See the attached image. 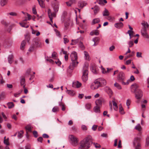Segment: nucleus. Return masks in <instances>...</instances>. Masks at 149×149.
Segmentation results:
<instances>
[{"label":"nucleus","mask_w":149,"mask_h":149,"mask_svg":"<svg viewBox=\"0 0 149 149\" xmlns=\"http://www.w3.org/2000/svg\"><path fill=\"white\" fill-rule=\"evenodd\" d=\"M92 137L90 135L86 136L79 143L78 149H88L92 145Z\"/></svg>","instance_id":"f257e3e1"},{"label":"nucleus","mask_w":149,"mask_h":149,"mask_svg":"<svg viewBox=\"0 0 149 149\" xmlns=\"http://www.w3.org/2000/svg\"><path fill=\"white\" fill-rule=\"evenodd\" d=\"M70 57L72 62L70 64L69 68L71 70H74L75 67H76L79 63L77 61V52H73L70 54Z\"/></svg>","instance_id":"f03ea898"},{"label":"nucleus","mask_w":149,"mask_h":149,"mask_svg":"<svg viewBox=\"0 0 149 149\" xmlns=\"http://www.w3.org/2000/svg\"><path fill=\"white\" fill-rule=\"evenodd\" d=\"M139 88V86L136 83L132 85L131 87V91L135 93L136 98L140 99L142 97L143 93Z\"/></svg>","instance_id":"7ed1b4c3"},{"label":"nucleus","mask_w":149,"mask_h":149,"mask_svg":"<svg viewBox=\"0 0 149 149\" xmlns=\"http://www.w3.org/2000/svg\"><path fill=\"white\" fill-rule=\"evenodd\" d=\"M88 64L85 63L83 68L82 79L84 82H86L88 79Z\"/></svg>","instance_id":"20e7f679"},{"label":"nucleus","mask_w":149,"mask_h":149,"mask_svg":"<svg viewBox=\"0 0 149 149\" xmlns=\"http://www.w3.org/2000/svg\"><path fill=\"white\" fill-rule=\"evenodd\" d=\"M125 79V73L122 72H119L117 75V80L118 81L121 82L122 84L123 85H127L129 84V80H127L126 82L124 81Z\"/></svg>","instance_id":"39448f33"},{"label":"nucleus","mask_w":149,"mask_h":149,"mask_svg":"<svg viewBox=\"0 0 149 149\" xmlns=\"http://www.w3.org/2000/svg\"><path fill=\"white\" fill-rule=\"evenodd\" d=\"M69 138L70 143L73 146H76L78 145L79 139L77 138L73 135H69Z\"/></svg>","instance_id":"423d86ee"},{"label":"nucleus","mask_w":149,"mask_h":149,"mask_svg":"<svg viewBox=\"0 0 149 149\" xmlns=\"http://www.w3.org/2000/svg\"><path fill=\"white\" fill-rule=\"evenodd\" d=\"M140 138L136 137L135 138L133 142L134 146L135 147V149H141L140 144Z\"/></svg>","instance_id":"0eeeda50"},{"label":"nucleus","mask_w":149,"mask_h":149,"mask_svg":"<svg viewBox=\"0 0 149 149\" xmlns=\"http://www.w3.org/2000/svg\"><path fill=\"white\" fill-rule=\"evenodd\" d=\"M99 87H100V85L99 82H98L97 79L95 80L94 82L93 83L91 86V89L92 90H95L97 89Z\"/></svg>","instance_id":"6e6552de"},{"label":"nucleus","mask_w":149,"mask_h":149,"mask_svg":"<svg viewBox=\"0 0 149 149\" xmlns=\"http://www.w3.org/2000/svg\"><path fill=\"white\" fill-rule=\"evenodd\" d=\"M90 68L91 71L93 73L97 74L98 73V68L95 64H91Z\"/></svg>","instance_id":"1a4fd4ad"},{"label":"nucleus","mask_w":149,"mask_h":149,"mask_svg":"<svg viewBox=\"0 0 149 149\" xmlns=\"http://www.w3.org/2000/svg\"><path fill=\"white\" fill-rule=\"evenodd\" d=\"M98 82L100 84V86H105L107 84V82L105 79L102 78H100L97 79Z\"/></svg>","instance_id":"9d476101"},{"label":"nucleus","mask_w":149,"mask_h":149,"mask_svg":"<svg viewBox=\"0 0 149 149\" xmlns=\"http://www.w3.org/2000/svg\"><path fill=\"white\" fill-rule=\"evenodd\" d=\"M48 14L49 17L50 19V21L52 22V19L54 17L56 16V15L55 13H52L50 9L48 10Z\"/></svg>","instance_id":"9b49d317"},{"label":"nucleus","mask_w":149,"mask_h":149,"mask_svg":"<svg viewBox=\"0 0 149 149\" xmlns=\"http://www.w3.org/2000/svg\"><path fill=\"white\" fill-rule=\"evenodd\" d=\"M141 24L143 26V28L141 30L147 31V29L149 26V25L148 23L145 21H143L141 23Z\"/></svg>","instance_id":"f8f14e48"},{"label":"nucleus","mask_w":149,"mask_h":149,"mask_svg":"<svg viewBox=\"0 0 149 149\" xmlns=\"http://www.w3.org/2000/svg\"><path fill=\"white\" fill-rule=\"evenodd\" d=\"M52 5L54 11L56 12H58L59 8L58 3H57V4L56 3H52Z\"/></svg>","instance_id":"ddd939ff"},{"label":"nucleus","mask_w":149,"mask_h":149,"mask_svg":"<svg viewBox=\"0 0 149 149\" xmlns=\"http://www.w3.org/2000/svg\"><path fill=\"white\" fill-rule=\"evenodd\" d=\"M87 4V3L85 1H80L78 2V5L79 8H82L85 6Z\"/></svg>","instance_id":"4468645a"},{"label":"nucleus","mask_w":149,"mask_h":149,"mask_svg":"<svg viewBox=\"0 0 149 149\" xmlns=\"http://www.w3.org/2000/svg\"><path fill=\"white\" fill-rule=\"evenodd\" d=\"M20 82L21 85L22 86H23V88H25V80L24 77H21L20 78Z\"/></svg>","instance_id":"2eb2a0df"},{"label":"nucleus","mask_w":149,"mask_h":149,"mask_svg":"<svg viewBox=\"0 0 149 149\" xmlns=\"http://www.w3.org/2000/svg\"><path fill=\"white\" fill-rule=\"evenodd\" d=\"M105 91L111 97L113 93V92L110 88L109 87L106 86L105 88Z\"/></svg>","instance_id":"dca6fc26"},{"label":"nucleus","mask_w":149,"mask_h":149,"mask_svg":"<svg viewBox=\"0 0 149 149\" xmlns=\"http://www.w3.org/2000/svg\"><path fill=\"white\" fill-rule=\"evenodd\" d=\"M123 26V24L122 22H119L116 23L114 24V26L118 29H120Z\"/></svg>","instance_id":"f3484780"},{"label":"nucleus","mask_w":149,"mask_h":149,"mask_svg":"<svg viewBox=\"0 0 149 149\" xmlns=\"http://www.w3.org/2000/svg\"><path fill=\"white\" fill-rule=\"evenodd\" d=\"M99 34V31L97 29L94 30L92 31L91 32L90 34L91 36H93L95 35L96 36H97Z\"/></svg>","instance_id":"a211bd4d"},{"label":"nucleus","mask_w":149,"mask_h":149,"mask_svg":"<svg viewBox=\"0 0 149 149\" xmlns=\"http://www.w3.org/2000/svg\"><path fill=\"white\" fill-rule=\"evenodd\" d=\"M147 31L141 30V33L142 36L144 38H148L149 36L146 32Z\"/></svg>","instance_id":"6ab92c4d"},{"label":"nucleus","mask_w":149,"mask_h":149,"mask_svg":"<svg viewBox=\"0 0 149 149\" xmlns=\"http://www.w3.org/2000/svg\"><path fill=\"white\" fill-rule=\"evenodd\" d=\"M40 6L42 8H44L45 7V4L44 3V1L45 0H37Z\"/></svg>","instance_id":"aec40b11"},{"label":"nucleus","mask_w":149,"mask_h":149,"mask_svg":"<svg viewBox=\"0 0 149 149\" xmlns=\"http://www.w3.org/2000/svg\"><path fill=\"white\" fill-rule=\"evenodd\" d=\"M13 58V55H10L8 56V63L10 64H11L12 63Z\"/></svg>","instance_id":"412c9836"},{"label":"nucleus","mask_w":149,"mask_h":149,"mask_svg":"<svg viewBox=\"0 0 149 149\" xmlns=\"http://www.w3.org/2000/svg\"><path fill=\"white\" fill-rule=\"evenodd\" d=\"M62 99L61 100H62ZM59 105L62 107L61 109L62 111H64L65 109V104L62 102L61 101L59 102L58 103Z\"/></svg>","instance_id":"4be33fe9"},{"label":"nucleus","mask_w":149,"mask_h":149,"mask_svg":"<svg viewBox=\"0 0 149 149\" xmlns=\"http://www.w3.org/2000/svg\"><path fill=\"white\" fill-rule=\"evenodd\" d=\"M24 134L23 131L22 130H21L20 132H17V137L19 139L22 138L23 136V134Z\"/></svg>","instance_id":"5701e85b"},{"label":"nucleus","mask_w":149,"mask_h":149,"mask_svg":"<svg viewBox=\"0 0 149 149\" xmlns=\"http://www.w3.org/2000/svg\"><path fill=\"white\" fill-rule=\"evenodd\" d=\"M73 86L76 85L77 88H79L80 87L81 85V83L77 81L75 82H73Z\"/></svg>","instance_id":"b1692460"},{"label":"nucleus","mask_w":149,"mask_h":149,"mask_svg":"<svg viewBox=\"0 0 149 149\" xmlns=\"http://www.w3.org/2000/svg\"><path fill=\"white\" fill-rule=\"evenodd\" d=\"M27 22H22L19 23V24L21 26L26 28H27L29 27V25H27Z\"/></svg>","instance_id":"393cba45"},{"label":"nucleus","mask_w":149,"mask_h":149,"mask_svg":"<svg viewBox=\"0 0 149 149\" xmlns=\"http://www.w3.org/2000/svg\"><path fill=\"white\" fill-rule=\"evenodd\" d=\"M75 0H70L69 1L66 2L65 3L68 6H71L72 4L74 3Z\"/></svg>","instance_id":"a878e982"},{"label":"nucleus","mask_w":149,"mask_h":149,"mask_svg":"<svg viewBox=\"0 0 149 149\" xmlns=\"http://www.w3.org/2000/svg\"><path fill=\"white\" fill-rule=\"evenodd\" d=\"M135 53V52L132 51L131 52V53L129 55L125 56V60H126L128 58H129L133 56H134V54Z\"/></svg>","instance_id":"bb28decb"},{"label":"nucleus","mask_w":149,"mask_h":149,"mask_svg":"<svg viewBox=\"0 0 149 149\" xmlns=\"http://www.w3.org/2000/svg\"><path fill=\"white\" fill-rule=\"evenodd\" d=\"M100 22V20L99 18H97L94 19L93 20L92 24H94L98 23Z\"/></svg>","instance_id":"cd10ccee"},{"label":"nucleus","mask_w":149,"mask_h":149,"mask_svg":"<svg viewBox=\"0 0 149 149\" xmlns=\"http://www.w3.org/2000/svg\"><path fill=\"white\" fill-rule=\"evenodd\" d=\"M102 99H100L97 100L95 101V103L97 105L99 106L102 104Z\"/></svg>","instance_id":"c85d7f7f"},{"label":"nucleus","mask_w":149,"mask_h":149,"mask_svg":"<svg viewBox=\"0 0 149 149\" xmlns=\"http://www.w3.org/2000/svg\"><path fill=\"white\" fill-rule=\"evenodd\" d=\"M102 14L104 16H108L109 15V12L106 8H105Z\"/></svg>","instance_id":"c756f323"},{"label":"nucleus","mask_w":149,"mask_h":149,"mask_svg":"<svg viewBox=\"0 0 149 149\" xmlns=\"http://www.w3.org/2000/svg\"><path fill=\"white\" fill-rule=\"evenodd\" d=\"M26 44V42L25 40H23L22 42V43L21 44V45L20 46V49L23 50L24 49V47L25 45V44Z\"/></svg>","instance_id":"7c9ffc66"},{"label":"nucleus","mask_w":149,"mask_h":149,"mask_svg":"<svg viewBox=\"0 0 149 149\" xmlns=\"http://www.w3.org/2000/svg\"><path fill=\"white\" fill-rule=\"evenodd\" d=\"M7 105L8 106L9 109H11L14 106V104L13 102H9L7 103Z\"/></svg>","instance_id":"2f4dec72"},{"label":"nucleus","mask_w":149,"mask_h":149,"mask_svg":"<svg viewBox=\"0 0 149 149\" xmlns=\"http://www.w3.org/2000/svg\"><path fill=\"white\" fill-rule=\"evenodd\" d=\"M8 14L13 16H18V13L15 12H11L8 13Z\"/></svg>","instance_id":"473e14b6"},{"label":"nucleus","mask_w":149,"mask_h":149,"mask_svg":"<svg viewBox=\"0 0 149 149\" xmlns=\"http://www.w3.org/2000/svg\"><path fill=\"white\" fill-rule=\"evenodd\" d=\"M59 109L58 107L55 106L52 109V111L54 112H56L59 111Z\"/></svg>","instance_id":"72a5a7b5"},{"label":"nucleus","mask_w":149,"mask_h":149,"mask_svg":"<svg viewBox=\"0 0 149 149\" xmlns=\"http://www.w3.org/2000/svg\"><path fill=\"white\" fill-rule=\"evenodd\" d=\"M112 102L113 103V106L114 107L113 109H114V110H116L118 108V107L117 105V104L116 103L114 100H112Z\"/></svg>","instance_id":"f704fd0d"},{"label":"nucleus","mask_w":149,"mask_h":149,"mask_svg":"<svg viewBox=\"0 0 149 149\" xmlns=\"http://www.w3.org/2000/svg\"><path fill=\"white\" fill-rule=\"evenodd\" d=\"M92 144H93V145H94L95 147L96 148H100L101 147V146L99 144H98L97 143H95L93 142V139H92Z\"/></svg>","instance_id":"c9c22d12"},{"label":"nucleus","mask_w":149,"mask_h":149,"mask_svg":"<svg viewBox=\"0 0 149 149\" xmlns=\"http://www.w3.org/2000/svg\"><path fill=\"white\" fill-rule=\"evenodd\" d=\"M119 111L120 113L121 114H123L124 113L123 109L121 104H120L119 105Z\"/></svg>","instance_id":"e433bc0d"},{"label":"nucleus","mask_w":149,"mask_h":149,"mask_svg":"<svg viewBox=\"0 0 149 149\" xmlns=\"http://www.w3.org/2000/svg\"><path fill=\"white\" fill-rule=\"evenodd\" d=\"M36 47H41V43L40 42H38L34 45Z\"/></svg>","instance_id":"4c0bfd02"},{"label":"nucleus","mask_w":149,"mask_h":149,"mask_svg":"<svg viewBox=\"0 0 149 149\" xmlns=\"http://www.w3.org/2000/svg\"><path fill=\"white\" fill-rule=\"evenodd\" d=\"M127 43L129 45V47L130 48V47H132L133 46L134 44V43L133 42V41L132 40H130L127 42Z\"/></svg>","instance_id":"58836bf2"},{"label":"nucleus","mask_w":149,"mask_h":149,"mask_svg":"<svg viewBox=\"0 0 149 149\" xmlns=\"http://www.w3.org/2000/svg\"><path fill=\"white\" fill-rule=\"evenodd\" d=\"M100 107L98 106H96L94 108V111L96 113H99L100 112Z\"/></svg>","instance_id":"ea45409f"},{"label":"nucleus","mask_w":149,"mask_h":149,"mask_svg":"<svg viewBox=\"0 0 149 149\" xmlns=\"http://www.w3.org/2000/svg\"><path fill=\"white\" fill-rule=\"evenodd\" d=\"M135 129L140 131L141 130V127L140 124H138L135 127Z\"/></svg>","instance_id":"a19ab883"},{"label":"nucleus","mask_w":149,"mask_h":149,"mask_svg":"<svg viewBox=\"0 0 149 149\" xmlns=\"http://www.w3.org/2000/svg\"><path fill=\"white\" fill-rule=\"evenodd\" d=\"M7 0H1V6H4L7 3Z\"/></svg>","instance_id":"79ce46f5"},{"label":"nucleus","mask_w":149,"mask_h":149,"mask_svg":"<svg viewBox=\"0 0 149 149\" xmlns=\"http://www.w3.org/2000/svg\"><path fill=\"white\" fill-rule=\"evenodd\" d=\"M25 128L26 130H28L29 131H31V127L30 125H29L26 126Z\"/></svg>","instance_id":"37998d69"},{"label":"nucleus","mask_w":149,"mask_h":149,"mask_svg":"<svg viewBox=\"0 0 149 149\" xmlns=\"http://www.w3.org/2000/svg\"><path fill=\"white\" fill-rule=\"evenodd\" d=\"M70 25V23L68 22H65V23L64 26L65 28L64 29L65 30H67L68 29V27Z\"/></svg>","instance_id":"c03bdc74"},{"label":"nucleus","mask_w":149,"mask_h":149,"mask_svg":"<svg viewBox=\"0 0 149 149\" xmlns=\"http://www.w3.org/2000/svg\"><path fill=\"white\" fill-rule=\"evenodd\" d=\"M114 86L118 89H121V87L120 85L116 82L114 84Z\"/></svg>","instance_id":"a18cd8bd"},{"label":"nucleus","mask_w":149,"mask_h":149,"mask_svg":"<svg viewBox=\"0 0 149 149\" xmlns=\"http://www.w3.org/2000/svg\"><path fill=\"white\" fill-rule=\"evenodd\" d=\"M63 40L65 44H66L69 42V40L66 36H64V37L63 38Z\"/></svg>","instance_id":"49530a36"},{"label":"nucleus","mask_w":149,"mask_h":149,"mask_svg":"<svg viewBox=\"0 0 149 149\" xmlns=\"http://www.w3.org/2000/svg\"><path fill=\"white\" fill-rule=\"evenodd\" d=\"M84 53L85 57V58L87 60L88 59L89 56L88 53L86 51H84Z\"/></svg>","instance_id":"de8ad7c7"},{"label":"nucleus","mask_w":149,"mask_h":149,"mask_svg":"<svg viewBox=\"0 0 149 149\" xmlns=\"http://www.w3.org/2000/svg\"><path fill=\"white\" fill-rule=\"evenodd\" d=\"M67 93L68 94L70 95H73L74 94V91L72 90H67Z\"/></svg>","instance_id":"09e8293b"},{"label":"nucleus","mask_w":149,"mask_h":149,"mask_svg":"<svg viewBox=\"0 0 149 149\" xmlns=\"http://www.w3.org/2000/svg\"><path fill=\"white\" fill-rule=\"evenodd\" d=\"M127 33L130 36V39H131L132 38V33H133V31L132 30H130L128 31Z\"/></svg>","instance_id":"8fccbe9b"},{"label":"nucleus","mask_w":149,"mask_h":149,"mask_svg":"<svg viewBox=\"0 0 149 149\" xmlns=\"http://www.w3.org/2000/svg\"><path fill=\"white\" fill-rule=\"evenodd\" d=\"M99 8L97 7H96L95 8V9L94 10V14L96 15L99 11Z\"/></svg>","instance_id":"3c124183"},{"label":"nucleus","mask_w":149,"mask_h":149,"mask_svg":"<svg viewBox=\"0 0 149 149\" xmlns=\"http://www.w3.org/2000/svg\"><path fill=\"white\" fill-rule=\"evenodd\" d=\"M6 137L5 136L4 137V143L6 145L8 146L9 145V143L8 141V140L7 139H6Z\"/></svg>","instance_id":"603ef678"},{"label":"nucleus","mask_w":149,"mask_h":149,"mask_svg":"<svg viewBox=\"0 0 149 149\" xmlns=\"http://www.w3.org/2000/svg\"><path fill=\"white\" fill-rule=\"evenodd\" d=\"M99 40V38L97 37L94 38L92 39V41L94 42H98Z\"/></svg>","instance_id":"864d4df0"},{"label":"nucleus","mask_w":149,"mask_h":149,"mask_svg":"<svg viewBox=\"0 0 149 149\" xmlns=\"http://www.w3.org/2000/svg\"><path fill=\"white\" fill-rule=\"evenodd\" d=\"M40 41V39H39L38 38H36L33 39V42L35 44L36 42H39Z\"/></svg>","instance_id":"5fc2aeb1"},{"label":"nucleus","mask_w":149,"mask_h":149,"mask_svg":"<svg viewBox=\"0 0 149 149\" xmlns=\"http://www.w3.org/2000/svg\"><path fill=\"white\" fill-rule=\"evenodd\" d=\"M35 45H34L31 46L30 47L29 50V51H30V52H32V51H33L34 49V48H35Z\"/></svg>","instance_id":"6e6d98bb"},{"label":"nucleus","mask_w":149,"mask_h":149,"mask_svg":"<svg viewBox=\"0 0 149 149\" xmlns=\"http://www.w3.org/2000/svg\"><path fill=\"white\" fill-rule=\"evenodd\" d=\"M54 62L57 64L59 66L61 64V62L59 61V60L58 59H57Z\"/></svg>","instance_id":"4d7b16f0"},{"label":"nucleus","mask_w":149,"mask_h":149,"mask_svg":"<svg viewBox=\"0 0 149 149\" xmlns=\"http://www.w3.org/2000/svg\"><path fill=\"white\" fill-rule=\"evenodd\" d=\"M43 140V137L42 136L39 137L37 139L38 141L40 142L41 143H42Z\"/></svg>","instance_id":"13d9d810"},{"label":"nucleus","mask_w":149,"mask_h":149,"mask_svg":"<svg viewBox=\"0 0 149 149\" xmlns=\"http://www.w3.org/2000/svg\"><path fill=\"white\" fill-rule=\"evenodd\" d=\"M79 46L82 49H84V47L83 44V43L80 42L79 44Z\"/></svg>","instance_id":"bf43d9fd"},{"label":"nucleus","mask_w":149,"mask_h":149,"mask_svg":"<svg viewBox=\"0 0 149 149\" xmlns=\"http://www.w3.org/2000/svg\"><path fill=\"white\" fill-rule=\"evenodd\" d=\"M33 134L35 138H36L38 136V132L36 131H33Z\"/></svg>","instance_id":"052dcab7"},{"label":"nucleus","mask_w":149,"mask_h":149,"mask_svg":"<svg viewBox=\"0 0 149 149\" xmlns=\"http://www.w3.org/2000/svg\"><path fill=\"white\" fill-rule=\"evenodd\" d=\"M25 39L28 42H29L30 40V36L28 35L25 36Z\"/></svg>","instance_id":"680f3d73"},{"label":"nucleus","mask_w":149,"mask_h":149,"mask_svg":"<svg viewBox=\"0 0 149 149\" xmlns=\"http://www.w3.org/2000/svg\"><path fill=\"white\" fill-rule=\"evenodd\" d=\"M136 56L137 57H142V53L141 52H137L136 53Z\"/></svg>","instance_id":"e2e57ef3"},{"label":"nucleus","mask_w":149,"mask_h":149,"mask_svg":"<svg viewBox=\"0 0 149 149\" xmlns=\"http://www.w3.org/2000/svg\"><path fill=\"white\" fill-rule=\"evenodd\" d=\"M31 71V69L29 68L28 69L26 72V75H29L30 74Z\"/></svg>","instance_id":"0e129e2a"},{"label":"nucleus","mask_w":149,"mask_h":149,"mask_svg":"<svg viewBox=\"0 0 149 149\" xmlns=\"http://www.w3.org/2000/svg\"><path fill=\"white\" fill-rule=\"evenodd\" d=\"M149 145V137H148L146 139V146H148Z\"/></svg>","instance_id":"69168bd1"},{"label":"nucleus","mask_w":149,"mask_h":149,"mask_svg":"<svg viewBox=\"0 0 149 149\" xmlns=\"http://www.w3.org/2000/svg\"><path fill=\"white\" fill-rule=\"evenodd\" d=\"M91 104H87L86 105L85 107L87 109H89L91 108Z\"/></svg>","instance_id":"338daca9"},{"label":"nucleus","mask_w":149,"mask_h":149,"mask_svg":"<svg viewBox=\"0 0 149 149\" xmlns=\"http://www.w3.org/2000/svg\"><path fill=\"white\" fill-rule=\"evenodd\" d=\"M11 118L15 120H17V117L15 114H13L11 116Z\"/></svg>","instance_id":"774afa93"}]
</instances>
